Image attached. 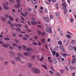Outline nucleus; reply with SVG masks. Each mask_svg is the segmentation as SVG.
I'll list each match as a JSON object with an SVG mask.
<instances>
[{
    "label": "nucleus",
    "mask_w": 76,
    "mask_h": 76,
    "mask_svg": "<svg viewBox=\"0 0 76 76\" xmlns=\"http://www.w3.org/2000/svg\"><path fill=\"white\" fill-rule=\"evenodd\" d=\"M31 70L33 73H34L36 74L40 73V70L36 68H32L31 69Z\"/></svg>",
    "instance_id": "f257e3e1"
},
{
    "label": "nucleus",
    "mask_w": 76,
    "mask_h": 76,
    "mask_svg": "<svg viewBox=\"0 0 76 76\" xmlns=\"http://www.w3.org/2000/svg\"><path fill=\"white\" fill-rule=\"evenodd\" d=\"M0 44H2L3 46L4 47H5L6 48H7L8 46H10V45L9 44H7V45L3 44V42L2 41H0Z\"/></svg>",
    "instance_id": "f03ea898"
},
{
    "label": "nucleus",
    "mask_w": 76,
    "mask_h": 76,
    "mask_svg": "<svg viewBox=\"0 0 76 76\" xmlns=\"http://www.w3.org/2000/svg\"><path fill=\"white\" fill-rule=\"evenodd\" d=\"M45 30L46 32H48V33H49V32H50V34H52V31H51V27H47L46 28Z\"/></svg>",
    "instance_id": "7ed1b4c3"
},
{
    "label": "nucleus",
    "mask_w": 76,
    "mask_h": 76,
    "mask_svg": "<svg viewBox=\"0 0 76 76\" xmlns=\"http://www.w3.org/2000/svg\"><path fill=\"white\" fill-rule=\"evenodd\" d=\"M75 56L73 55L72 56V63H75L76 62V58H75Z\"/></svg>",
    "instance_id": "20e7f679"
},
{
    "label": "nucleus",
    "mask_w": 76,
    "mask_h": 76,
    "mask_svg": "<svg viewBox=\"0 0 76 76\" xmlns=\"http://www.w3.org/2000/svg\"><path fill=\"white\" fill-rule=\"evenodd\" d=\"M15 59L16 61H19L21 60V58L19 57H16Z\"/></svg>",
    "instance_id": "39448f33"
},
{
    "label": "nucleus",
    "mask_w": 76,
    "mask_h": 76,
    "mask_svg": "<svg viewBox=\"0 0 76 76\" xmlns=\"http://www.w3.org/2000/svg\"><path fill=\"white\" fill-rule=\"evenodd\" d=\"M31 1L32 3L33 4H37L38 3V2H37V0H31Z\"/></svg>",
    "instance_id": "423d86ee"
},
{
    "label": "nucleus",
    "mask_w": 76,
    "mask_h": 76,
    "mask_svg": "<svg viewBox=\"0 0 76 76\" xmlns=\"http://www.w3.org/2000/svg\"><path fill=\"white\" fill-rule=\"evenodd\" d=\"M62 6H64L63 7V9H66V7H67V5L66 4V3L65 2L63 3V4H62Z\"/></svg>",
    "instance_id": "0eeeda50"
},
{
    "label": "nucleus",
    "mask_w": 76,
    "mask_h": 76,
    "mask_svg": "<svg viewBox=\"0 0 76 76\" xmlns=\"http://www.w3.org/2000/svg\"><path fill=\"white\" fill-rule=\"evenodd\" d=\"M68 48L70 51H72L73 49V46L72 45H70L69 46Z\"/></svg>",
    "instance_id": "6e6552de"
},
{
    "label": "nucleus",
    "mask_w": 76,
    "mask_h": 76,
    "mask_svg": "<svg viewBox=\"0 0 76 76\" xmlns=\"http://www.w3.org/2000/svg\"><path fill=\"white\" fill-rule=\"evenodd\" d=\"M26 50L27 51H30L31 52L34 51V50L32 49L29 48H27L26 49Z\"/></svg>",
    "instance_id": "1a4fd4ad"
},
{
    "label": "nucleus",
    "mask_w": 76,
    "mask_h": 76,
    "mask_svg": "<svg viewBox=\"0 0 76 76\" xmlns=\"http://www.w3.org/2000/svg\"><path fill=\"white\" fill-rule=\"evenodd\" d=\"M18 5L15 6V8H19V7H20L19 6H21V5L20 4L18 3Z\"/></svg>",
    "instance_id": "9d476101"
},
{
    "label": "nucleus",
    "mask_w": 76,
    "mask_h": 76,
    "mask_svg": "<svg viewBox=\"0 0 76 76\" xmlns=\"http://www.w3.org/2000/svg\"><path fill=\"white\" fill-rule=\"evenodd\" d=\"M28 66L30 68H31L33 66V64L31 63H29L28 64Z\"/></svg>",
    "instance_id": "9b49d317"
},
{
    "label": "nucleus",
    "mask_w": 76,
    "mask_h": 76,
    "mask_svg": "<svg viewBox=\"0 0 76 76\" xmlns=\"http://www.w3.org/2000/svg\"><path fill=\"white\" fill-rule=\"evenodd\" d=\"M9 18L10 19V20H12V21H15V20H14L13 18V17H12V16H9Z\"/></svg>",
    "instance_id": "f8f14e48"
},
{
    "label": "nucleus",
    "mask_w": 76,
    "mask_h": 76,
    "mask_svg": "<svg viewBox=\"0 0 76 76\" xmlns=\"http://www.w3.org/2000/svg\"><path fill=\"white\" fill-rule=\"evenodd\" d=\"M60 50H64V51H65V50L64 49V48L63 47V45H61L60 46H59Z\"/></svg>",
    "instance_id": "ddd939ff"
},
{
    "label": "nucleus",
    "mask_w": 76,
    "mask_h": 76,
    "mask_svg": "<svg viewBox=\"0 0 76 76\" xmlns=\"http://www.w3.org/2000/svg\"><path fill=\"white\" fill-rule=\"evenodd\" d=\"M11 63L13 66H15V61L13 60H11Z\"/></svg>",
    "instance_id": "4468645a"
},
{
    "label": "nucleus",
    "mask_w": 76,
    "mask_h": 76,
    "mask_svg": "<svg viewBox=\"0 0 76 76\" xmlns=\"http://www.w3.org/2000/svg\"><path fill=\"white\" fill-rule=\"evenodd\" d=\"M18 56L20 57H22V58H23V57H24V56H23V55H22V54H21L20 53H18Z\"/></svg>",
    "instance_id": "2eb2a0df"
},
{
    "label": "nucleus",
    "mask_w": 76,
    "mask_h": 76,
    "mask_svg": "<svg viewBox=\"0 0 76 76\" xmlns=\"http://www.w3.org/2000/svg\"><path fill=\"white\" fill-rule=\"evenodd\" d=\"M23 55L24 56H29V54L28 52H24L23 53Z\"/></svg>",
    "instance_id": "dca6fc26"
},
{
    "label": "nucleus",
    "mask_w": 76,
    "mask_h": 76,
    "mask_svg": "<svg viewBox=\"0 0 76 76\" xmlns=\"http://www.w3.org/2000/svg\"><path fill=\"white\" fill-rule=\"evenodd\" d=\"M38 57L39 60L40 61H42V60H43V59H44V56H42V57L40 58H39V56H38Z\"/></svg>",
    "instance_id": "f3484780"
},
{
    "label": "nucleus",
    "mask_w": 76,
    "mask_h": 76,
    "mask_svg": "<svg viewBox=\"0 0 76 76\" xmlns=\"http://www.w3.org/2000/svg\"><path fill=\"white\" fill-rule=\"evenodd\" d=\"M3 6L4 7V9H6V10H7L8 9H9V7L4 5H3Z\"/></svg>",
    "instance_id": "a211bd4d"
},
{
    "label": "nucleus",
    "mask_w": 76,
    "mask_h": 76,
    "mask_svg": "<svg viewBox=\"0 0 76 76\" xmlns=\"http://www.w3.org/2000/svg\"><path fill=\"white\" fill-rule=\"evenodd\" d=\"M69 69L71 70H73L74 69H76V68L72 66H70L69 67Z\"/></svg>",
    "instance_id": "6ab92c4d"
},
{
    "label": "nucleus",
    "mask_w": 76,
    "mask_h": 76,
    "mask_svg": "<svg viewBox=\"0 0 76 76\" xmlns=\"http://www.w3.org/2000/svg\"><path fill=\"white\" fill-rule=\"evenodd\" d=\"M1 20H2V21H4V22H6V19L4 18V17H2L1 18Z\"/></svg>",
    "instance_id": "aec40b11"
},
{
    "label": "nucleus",
    "mask_w": 76,
    "mask_h": 76,
    "mask_svg": "<svg viewBox=\"0 0 76 76\" xmlns=\"http://www.w3.org/2000/svg\"><path fill=\"white\" fill-rule=\"evenodd\" d=\"M61 55H62L63 57H66V56H67V54H66V53H61Z\"/></svg>",
    "instance_id": "412c9836"
},
{
    "label": "nucleus",
    "mask_w": 76,
    "mask_h": 76,
    "mask_svg": "<svg viewBox=\"0 0 76 76\" xmlns=\"http://www.w3.org/2000/svg\"><path fill=\"white\" fill-rule=\"evenodd\" d=\"M9 15L6 14L5 15V17L6 18H7V19H8V18H9Z\"/></svg>",
    "instance_id": "4be33fe9"
},
{
    "label": "nucleus",
    "mask_w": 76,
    "mask_h": 76,
    "mask_svg": "<svg viewBox=\"0 0 76 76\" xmlns=\"http://www.w3.org/2000/svg\"><path fill=\"white\" fill-rule=\"evenodd\" d=\"M17 48L19 50H21V49H22V47L20 45H18L17 46Z\"/></svg>",
    "instance_id": "5701e85b"
},
{
    "label": "nucleus",
    "mask_w": 76,
    "mask_h": 76,
    "mask_svg": "<svg viewBox=\"0 0 76 76\" xmlns=\"http://www.w3.org/2000/svg\"><path fill=\"white\" fill-rule=\"evenodd\" d=\"M56 76H61L60 74L58 72H57L55 74Z\"/></svg>",
    "instance_id": "b1692460"
},
{
    "label": "nucleus",
    "mask_w": 76,
    "mask_h": 76,
    "mask_svg": "<svg viewBox=\"0 0 76 76\" xmlns=\"http://www.w3.org/2000/svg\"><path fill=\"white\" fill-rule=\"evenodd\" d=\"M45 20L47 22H48L50 21V19H49V18L48 17H47L46 18Z\"/></svg>",
    "instance_id": "393cba45"
},
{
    "label": "nucleus",
    "mask_w": 76,
    "mask_h": 76,
    "mask_svg": "<svg viewBox=\"0 0 76 76\" xmlns=\"http://www.w3.org/2000/svg\"><path fill=\"white\" fill-rule=\"evenodd\" d=\"M16 30L18 32H20L21 31V30L20 29V28L19 27H17L16 28Z\"/></svg>",
    "instance_id": "a878e982"
},
{
    "label": "nucleus",
    "mask_w": 76,
    "mask_h": 76,
    "mask_svg": "<svg viewBox=\"0 0 76 76\" xmlns=\"http://www.w3.org/2000/svg\"><path fill=\"white\" fill-rule=\"evenodd\" d=\"M58 43L59 44V45H61L62 44V42H61V41L59 40L58 41Z\"/></svg>",
    "instance_id": "bb28decb"
},
{
    "label": "nucleus",
    "mask_w": 76,
    "mask_h": 76,
    "mask_svg": "<svg viewBox=\"0 0 76 76\" xmlns=\"http://www.w3.org/2000/svg\"><path fill=\"white\" fill-rule=\"evenodd\" d=\"M27 9L28 11H30V12H32V10L29 7H27Z\"/></svg>",
    "instance_id": "cd10ccee"
},
{
    "label": "nucleus",
    "mask_w": 76,
    "mask_h": 76,
    "mask_svg": "<svg viewBox=\"0 0 76 76\" xmlns=\"http://www.w3.org/2000/svg\"><path fill=\"white\" fill-rule=\"evenodd\" d=\"M10 27L11 28H14L15 27V25L14 24H10Z\"/></svg>",
    "instance_id": "c85d7f7f"
},
{
    "label": "nucleus",
    "mask_w": 76,
    "mask_h": 76,
    "mask_svg": "<svg viewBox=\"0 0 76 76\" xmlns=\"http://www.w3.org/2000/svg\"><path fill=\"white\" fill-rule=\"evenodd\" d=\"M42 66L43 67L45 68V69H47V67L46 66L44 65H42Z\"/></svg>",
    "instance_id": "c756f323"
},
{
    "label": "nucleus",
    "mask_w": 76,
    "mask_h": 76,
    "mask_svg": "<svg viewBox=\"0 0 76 76\" xmlns=\"http://www.w3.org/2000/svg\"><path fill=\"white\" fill-rule=\"evenodd\" d=\"M13 46H14V47H17V46H18V45L17 44L15 43H14L12 44Z\"/></svg>",
    "instance_id": "7c9ffc66"
},
{
    "label": "nucleus",
    "mask_w": 76,
    "mask_h": 76,
    "mask_svg": "<svg viewBox=\"0 0 76 76\" xmlns=\"http://www.w3.org/2000/svg\"><path fill=\"white\" fill-rule=\"evenodd\" d=\"M22 47L23 48L24 50H26V46L23 45Z\"/></svg>",
    "instance_id": "2f4dec72"
},
{
    "label": "nucleus",
    "mask_w": 76,
    "mask_h": 76,
    "mask_svg": "<svg viewBox=\"0 0 76 76\" xmlns=\"http://www.w3.org/2000/svg\"><path fill=\"white\" fill-rule=\"evenodd\" d=\"M31 23L33 25H36V24H37V22H36L35 21H31Z\"/></svg>",
    "instance_id": "473e14b6"
},
{
    "label": "nucleus",
    "mask_w": 76,
    "mask_h": 76,
    "mask_svg": "<svg viewBox=\"0 0 76 76\" xmlns=\"http://www.w3.org/2000/svg\"><path fill=\"white\" fill-rule=\"evenodd\" d=\"M53 62L54 64H56L57 63V61L56 59H54L53 60Z\"/></svg>",
    "instance_id": "72a5a7b5"
},
{
    "label": "nucleus",
    "mask_w": 76,
    "mask_h": 76,
    "mask_svg": "<svg viewBox=\"0 0 76 76\" xmlns=\"http://www.w3.org/2000/svg\"><path fill=\"white\" fill-rule=\"evenodd\" d=\"M4 39L5 40H6L7 41H9V40H10V39L7 38H6V37H5L4 38Z\"/></svg>",
    "instance_id": "f704fd0d"
},
{
    "label": "nucleus",
    "mask_w": 76,
    "mask_h": 76,
    "mask_svg": "<svg viewBox=\"0 0 76 76\" xmlns=\"http://www.w3.org/2000/svg\"><path fill=\"white\" fill-rule=\"evenodd\" d=\"M49 72L52 75H54V72H53L51 70H49Z\"/></svg>",
    "instance_id": "c9c22d12"
},
{
    "label": "nucleus",
    "mask_w": 76,
    "mask_h": 76,
    "mask_svg": "<svg viewBox=\"0 0 76 76\" xmlns=\"http://www.w3.org/2000/svg\"><path fill=\"white\" fill-rule=\"evenodd\" d=\"M52 53L53 56H55L56 54V52L55 51H53L52 52Z\"/></svg>",
    "instance_id": "e433bc0d"
},
{
    "label": "nucleus",
    "mask_w": 76,
    "mask_h": 76,
    "mask_svg": "<svg viewBox=\"0 0 76 76\" xmlns=\"http://www.w3.org/2000/svg\"><path fill=\"white\" fill-rule=\"evenodd\" d=\"M7 24H9L10 25L12 24V22H11V21L10 20H8L7 21Z\"/></svg>",
    "instance_id": "4c0bfd02"
},
{
    "label": "nucleus",
    "mask_w": 76,
    "mask_h": 76,
    "mask_svg": "<svg viewBox=\"0 0 76 76\" xmlns=\"http://www.w3.org/2000/svg\"><path fill=\"white\" fill-rule=\"evenodd\" d=\"M22 39L23 40H27V38L25 37H23L22 38Z\"/></svg>",
    "instance_id": "58836bf2"
},
{
    "label": "nucleus",
    "mask_w": 76,
    "mask_h": 76,
    "mask_svg": "<svg viewBox=\"0 0 76 76\" xmlns=\"http://www.w3.org/2000/svg\"><path fill=\"white\" fill-rule=\"evenodd\" d=\"M71 42L72 44H75L76 42L75 41V40H73Z\"/></svg>",
    "instance_id": "ea45409f"
},
{
    "label": "nucleus",
    "mask_w": 76,
    "mask_h": 76,
    "mask_svg": "<svg viewBox=\"0 0 76 76\" xmlns=\"http://www.w3.org/2000/svg\"><path fill=\"white\" fill-rule=\"evenodd\" d=\"M42 35L43 36H45L46 35V34H45V32L44 31H43L42 33Z\"/></svg>",
    "instance_id": "a19ab883"
},
{
    "label": "nucleus",
    "mask_w": 76,
    "mask_h": 76,
    "mask_svg": "<svg viewBox=\"0 0 76 76\" xmlns=\"http://www.w3.org/2000/svg\"><path fill=\"white\" fill-rule=\"evenodd\" d=\"M10 49L11 50H13L14 49V47L12 46H10L9 47Z\"/></svg>",
    "instance_id": "79ce46f5"
},
{
    "label": "nucleus",
    "mask_w": 76,
    "mask_h": 76,
    "mask_svg": "<svg viewBox=\"0 0 76 76\" xmlns=\"http://www.w3.org/2000/svg\"><path fill=\"white\" fill-rule=\"evenodd\" d=\"M66 36L68 38H69V39H70L71 38V36L70 35L67 34L66 35Z\"/></svg>",
    "instance_id": "37998d69"
},
{
    "label": "nucleus",
    "mask_w": 76,
    "mask_h": 76,
    "mask_svg": "<svg viewBox=\"0 0 76 76\" xmlns=\"http://www.w3.org/2000/svg\"><path fill=\"white\" fill-rule=\"evenodd\" d=\"M14 41H15L17 44H19V42L17 39H14Z\"/></svg>",
    "instance_id": "c03bdc74"
},
{
    "label": "nucleus",
    "mask_w": 76,
    "mask_h": 76,
    "mask_svg": "<svg viewBox=\"0 0 76 76\" xmlns=\"http://www.w3.org/2000/svg\"><path fill=\"white\" fill-rule=\"evenodd\" d=\"M32 57L33 59H35V58L36 57V56H35V55H33L32 56Z\"/></svg>",
    "instance_id": "a18cd8bd"
},
{
    "label": "nucleus",
    "mask_w": 76,
    "mask_h": 76,
    "mask_svg": "<svg viewBox=\"0 0 76 76\" xmlns=\"http://www.w3.org/2000/svg\"><path fill=\"white\" fill-rule=\"evenodd\" d=\"M26 30L28 32H31V30L29 29H26Z\"/></svg>",
    "instance_id": "49530a36"
},
{
    "label": "nucleus",
    "mask_w": 76,
    "mask_h": 76,
    "mask_svg": "<svg viewBox=\"0 0 76 76\" xmlns=\"http://www.w3.org/2000/svg\"><path fill=\"white\" fill-rule=\"evenodd\" d=\"M8 61H5L4 62V64H5V65H7V64H8Z\"/></svg>",
    "instance_id": "de8ad7c7"
},
{
    "label": "nucleus",
    "mask_w": 76,
    "mask_h": 76,
    "mask_svg": "<svg viewBox=\"0 0 76 76\" xmlns=\"http://www.w3.org/2000/svg\"><path fill=\"white\" fill-rule=\"evenodd\" d=\"M56 15L57 17H58L60 16V14L58 12H57L56 13Z\"/></svg>",
    "instance_id": "09e8293b"
},
{
    "label": "nucleus",
    "mask_w": 76,
    "mask_h": 76,
    "mask_svg": "<svg viewBox=\"0 0 76 76\" xmlns=\"http://www.w3.org/2000/svg\"><path fill=\"white\" fill-rule=\"evenodd\" d=\"M42 41L43 43H45V40L44 39H42Z\"/></svg>",
    "instance_id": "8fccbe9b"
},
{
    "label": "nucleus",
    "mask_w": 76,
    "mask_h": 76,
    "mask_svg": "<svg viewBox=\"0 0 76 76\" xmlns=\"http://www.w3.org/2000/svg\"><path fill=\"white\" fill-rule=\"evenodd\" d=\"M38 45H39V46H41V45H42L41 43L40 42H38Z\"/></svg>",
    "instance_id": "3c124183"
},
{
    "label": "nucleus",
    "mask_w": 76,
    "mask_h": 76,
    "mask_svg": "<svg viewBox=\"0 0 76 76\" xmlns=\"http://www.w3.org/2000/svg\"><path fill=\"white\" fill-rule=\"evenodd\" d=\"M67 32L68 34H69V35H72V34L70 32H69V31H67Z\"/></svg>",
    "instance_id": "603ef678"
},
{
    "label": "nucleus",
    "mask_w": 76,
    "mask_h": 76,
    "mask_svg": "<svg viewBox=\"0 0 76 76\" xmlns=\"http://www.w3.org/2000/svg\"><path fill=\"white\" fill-rule=\"evenodd\" d=\"M39 11L40 13H43V11L41 10H39Z\"/></svg>",
    "instance_id": "864d4df0"
},
{
    "label": "nucleus",
    "mask_w": 76,
    "mask_h": 76,
    "mask_svg": "<svg viewBox=\"0 0 76 76\" xmlns=\"http://www.w3.org/2000/svg\"><path fill=\"white\" fill-rule=\"evenodd\" d=\"M38 33L39 35H41V31L39 30L38 31Z\"/></svg>",
    "instance_id": "5fc2aeb1"
},
{
    "label": "nucleus",
    "mask_w": 76,
    "mask_h": 76,
    "mask_svg": "<svg viewBox=\"0 0 76 76\" xmlns=\"http://www.w3.org/2000/svg\"><path fill=\"white\" fill-rule=\"evenodd\" d=\"M21 14L22 16H24V17H26V15L25 14L23 13V12H21Z\"/></svg>",
    "instance_id": "6e6d98bb"
},
{
    "label": "nucleus",
    "mask_w": 76,
    "mask_h": 76,
    "mask_svg": "<svg viewBox=\"0 0 76 76\" xmlns=\"http://www.w3.org/2000/svg\"><path fill=\"white\" fill-rule=\"evenodd\" d=\"M26 31H24V32L23 31H21V33L22 34H26Z\"/></svg>",
    "instance_id": "4d7b16f0"
},
{
    "label": "nucleus",
    "mask_w": 76,
    "mask_h": 76,
    "mask_svg": "<svg viewBox=\"0 0 76 76\" xmlns=\"http://www.w3.org/2000/svg\"><path fill=\"white\" fill-rule=\"evenodd\" d=\"M70 21L71 22H73V19L72 18H71L70 19Z\"/></svg>",
    "instance_id": "13d9d810"
},
{
    "label": "nucleus",
    "mask_w": 76,
    "mask_h": 76,
    "mask_svg": "<svg viewBox=\"0 0 76 76\" xmlns=\"http://www.w3.org/2000/svg\"><path fill=\"white\" fill-rule=\"evenodd\" d=\"M33 44L34 45H37V43H36L35 42H33Z\"/></svg>",
    "instance_id": "bf43d9fd"
},
{
    "label": "nucleus",
    "mask_w": 76,
    "mask_h": 76,
    "mask_svg": "<svg viewBox=\"0 0 76 76\" xmlns=\"http://www.w3.org/2000/svg\"><path fill=\"white\" fill-rule=\"evenodd\" d=\"M45 12L46 13H47L48 12V10H47V9H45Z\"/></svg>",
    "instance_id": "052dcab7"
},
{
    "label": "nucleus",
    "mask_w": 76,
    "mask_h": 76,
    "mask_svg": "<svg viewBox=\"0 0 76 76\" xmlns=\"http://www.w3.org/2000/svg\"><path fill=\"white\" fill-rule=\"evenodd\" d=\"M25 37H26L27 38H29V35H28V34H26L25 35Z\"/></svg>",
    "instance_id": "680f3d73"
},
{
    "label": "nucleus",
    "mask_w": 76,
    "mask_h": 76,
    "mask_svg": "<svg viewBox=\"0 0 76 76\" xmlns=\"http://www.w3.org/2000/svg\"><path fill=\"white\" fill-rule=\"evenodd\" d=\"M18 26H19V27H21L22 26V25H21V24L19 23H18Z\"/></svg>",
    "instance_id": "e2e57ef3"
},
{
    "label": "nucleus",
    "mask_w": 76,
    "mask_h": 76,
    "mask_svg": "<svg viewBox=\"0 0 76 76\" xmlns=\"http://www.w3.org/2000/svg\"><path fill=\"white\" fill-rule=\"evenodd\" d=\"M34 39H37L38 38V37L37 36H35L34 37Z\"/></svg>",
    "instance_id": "0e129e2a"
},
{
    "label": "nucleus",
    "mask_w": 76,
    "mask_h": 76,
    "mask_svg": "<svg viewBox=\"0 0 76 76\" xmlns=\"http://www.w3.org/2000/svg\"><path fill=\"white\" fill-rule=\"evenodd\" d=\"M56 57H58V56H59V55H58V53H56Z\"/></svg>",
    "instance_id": "69168bd1"
},
{
    "label": "nucleus",
    "mask_w": 76,
    "mask_h": 76,
    "mask_svg": "<svg viewBox=\"0 0 76 76\" xmlns=\"http://www.w3.org/2000/svg\"><path fill=\"white\" fill-rule=\"evenodd\" d=\"M37 27L38 28H42V26L39 25H37Z\"/></svg>",
    "instance_id": "338daca9"
},
{
    "label": "nucleus",
    "mask_w": 76,
    "mask_h": 76,
    "mask_svg": "<svg viewBox=\"0 0 76 76\" xmlns=\"http://www.w3.org/2000/svg\"><path fill=\"white\" fill-rule=\"evenodd\" d=\"M60 33L61 35H63V34L62 32V31H60Z\"/></svg>",
    "instance_id": "774afa93"
}]
</instances>
